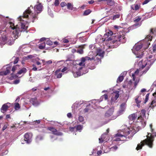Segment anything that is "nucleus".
I'll list each match as a JSON object with an SVG mask.
<instances>
[{"label":"nucleus","mask_w":156,"mask_h":156,"mask_svg":"<svg viewBox=\"0 0 156 156\" xmlns=\"http://www.w3.org/2000/svg\"><path fill=\"white\" fill-rule=\"evenodd\" d=\"M86 38L84 37H80L79 38V41L82 43L86 41Z\"/></svg>","instance_id":"c9c22d12"},{"label":"nucleus","mask_w":156,"mask_h":156,"mask_svg":"<svg viewBox=\"0 0 156 156\" xmlns=\"http://www.w3.org/2000/svg\"><path fill=\"white\" fill-rule=\"evenodd\" d=\"M13 40V37L10 36H8L4 34L0 37V44H7L9 45H11Z\"/></svg>","instance_id":"7ed1b4c3"},{"label":"nucleus","mask_w":156,"mask_h":156,"mask_svg":"<svg viewBox=\"0 0 156 156\" xmlns=\"http://www.w3.org/2000/svg\"><path fill=\"white\" fill-rule=\"evenodd\" d=\"M37 18V15L36 14H35L34 15H33L32 16V18L33 19V20L32 21V22H34V19H35V18Z\"/></svg>","instance_id":"bf43d9fd"},{"label":"nucleus","mask_w":156,"mask_h":156,"mask_svg":"<svg viewBox=\"0 0 156 156\" xmlns=\"http://www.w3.org/2000/svg\"><path fill=\"white\" fill-rule=\"evenodd\" d=\"M113 32L110 31L104 34V41H112L114 40V35L112 36Z\"/></svg>","instance_id":"6e6552de"},{"label":"nucleus","mask_w":156,"mask_h":156,"mask_svg":"<svg viewBox=\"0 0 156 156\" xmlns=\"http://www.w3.org/2000/svg\"><path fill=\"white\" fill-rule=\"evenodd\" d=\"M118 147L117 146H114L112 147L111 149L112 150L115 151L118 149Z\"/></svg>","instance_id":"052dcab7"},{"label":"nucleus","mask_w":156,"mask_h":156,"mask_svg":"<svg viewBox=\"0 0 156 156\" xmlns=\"http://www.w3.org/2000/svg\"><path fill=\"white\" fill-rule=\"evenodd\" d=\"M119 91L118 90H115L113 91V97L115 100H116L119 97Z\"/></svg>","instance_id":"412c9836"},{"label":"nucleus","mask_w":156,"mask_h":156,"mask_svg":"<svg viewBox=\"0 0 156 156\" xmlns=\"http://www.w3.org/2000/svg\"><path fill=\"white\" fill-rule=\"evenodd\" d=\"M137 117V113H135L129 115L128 118L130 120H134Z\"/></svg>","instance_id":"f3484780"},{"label":"nucleus","mask_w":156,"mask_h":156,"mask_svg":"<svg viewBox=\"0 0 156 156\" xmlns=\"http://www.w3.org/2000/svg\"><path fill=\"white\" fill-rule=\"evenodd\" d=\"M97 55L103 57L104 56V51L101 49H98L96 51Z\"/></svg>","instance_id":"dca6fc26"},{"label":"nucleus","mask_w":156,"mask_h":156,"mask_svg":"<svg viewBox=\"0 0 156 156\" xmlns=\"http://www.w3.org/2000/svg\"><path fill=\"white\" fill-rule=\"evenodd\" d=\"M150 126L152 133H148V135L146 136L147 139L144 140V141L147 144V146L149 147L152 148L154 138L156 136V133L154 132L152 124H151Z\"/></svg>","instance_id":"f03ea898"},{"label":"nucleus","mask_w":156,"mask_h":156,"mask_svg":"<svg viewBox=\"0 0 156 156\" xmlns=\"http://www.w3.org/2000/svg\"><path fill=\"white\" fill-rule=\"evenodd\" d=\"M10 68L7 67L6 68V70L3 72L0 73V75H6L10 73Z\"/></svg>","instance_id":"aec40b11"},{"label":"nucleus","mask_w":156,"mask_h":156,"mask_svg":"<svg viewBox=\"0 0 156 156\" xmlns=\"http://www.w3.org/2000/svg\"><path fill=\"white\" fill-rule=\"evenodd\" d=\"M149 66H147L145 69L142 72V75L145 74L150 69Z\"/></svg>","instance_id":"e433bc0d"},{"label":"nucleus","mask_w":156,"mask_h":156,"mask_svg":"<svg viewBox=\"0 0 156 156\" xmlns=\"http://www.w3.org/2000/svg\"><path fill=\"white\" fill-rule=\"evenodd\" d=\"M141 19V18L139 17H137L133 21L134 23H136L140 21Z\"/></svg>","instance_id":"c03bdc74"},{"label":"nucleus","mask_w":156,"mask_h":156,"mask_svg":"<svg viewBox=\"0 0 156 156\" xmlns=\"http://www.w3.org/2000/svg\"><path fill=\"white\" fill-rule=\"evenodd\" d=\"M45 43H43L41 45H40L39 46L38 48L41 49H43L45 47Z\"/></svg>","instance_id":"4c0bfd02"},{"label":"nucleus","mask_w":156,"mask_h":156,"mask_svg":"<svg viewBox=\"0 0 156 156\" xmlns=\"http://www.w3.org/2000/svg\"><path fill=\"white\" fill-rule=\"evenodd\" d=\"M152 50L153 52H155L156 51V44H154L153 45Z\"/></svg>","instance_id":"8fccbe9b"},{"label":"nucleus","mask_w":156,"mask_h":156,"mask_svg":"<svg viewBox=\"0 0 156 156\" xmlns=\"http://www.w3.org/2000/svg\"><path fill=\"white\" fill-rule=\"evenodd\" d=\"M126 38L123 34L122 35L120 34H117L116 35H114V40L111 41V43L113 44L117 43L118 42L120 43H124L126 42Z\"/></svg>","instance_id":"20e7f679"},{"label":"nucleus","mask_w":156,"mask_h":156,"mask_svg":"<svg viewBox=\"0 0 156 156\" xmlns=\"http://www.w3.org/2000/svg\"><path fill=\"white\" fill-rule=\"evenodd\" d=\"M51 132L53 135L57 136H61L63 135L62 133L58 132L55 127H48L47 128L46 127L43 128L42 129V131L43 133H46V129Z\"/></svg>","instance_id":"39448f33"},{"label":"nucleus","mask_w":156,"mask_h":156,"mask_svg":"<svg viewBox=\"0 0 156 156\" xmlns=\"http://www.w3.org/2000/svg\"><path fill=\"white\" fill-rule=\"evenodd\" d=\"M139 70L137 69L134 72V73L132 74V76L133 77V81L135 80V76L138 75L139 73Z\"/></svg>","instance_id":"cd10ccee"},{"label":"nucleus","mask_w":156,"mask_h":156,"mask_svg":"<svg viewBox=\"0 0 156 156\" xmlns=\"http://www.w3.org/2000/svg\"><path fill=\"white\" fill-rule=\"evenodd\" d=\"M134 81H135L134 82V87L135 88H136L139 83V80H135Z\"/></svg>","instance_id":"09e8293b"},{"label":"nucleus","mask_w":156,"mask_h":156,"mask_svg":"<svg viewBox=\"0 0 156 156\" xmlns=\"http://www.w3.org/2000/svg\"><path fill=\"white\" fill-rule=\"evenodd\" d=\"M140 7V5H138L137 4H135L132 5L131 8L133 10H137L139 9Z\"/></svg>","instance_id":"c85d7f7f"},{"label":"nucleus","mask_w":156,"mask_h":156,"mask_svg":"<svg viewBox=\"0 0 156 156\" xmlns=\"http://www.w3.org/2000/svg\"><path fill=\"white\" fill-rule=\"evenodd\" d=\"M46 44L48 45H52L53 42L51 40H48L46 41Z\"/></svg>","instance_id":"49530a36"},{"label":"nucleus","mask_w":156,"mask_h":156,"mask_svg":"<svg viewBox=\"0 0 156 156\" xmlns=\"http://www.w3.org/2000/svg\"><path fill=\"white\" fill-rule=\"evenodd\" d=\"M102 98L104 99L105 100L107 99L108 98V96L107 94H104L102 96Z\"/></svg>","instance_id":"5fc2aeb1"},{"label":"nucleus","mask_w":156,"mask_h":156,"mask_svg":"<svg viewBox=\"0 0 156 156\" xmlns=\"http://www.w3.org/2000/svg\"><path fill=\"white\" fill-rule=\"evenodd\" d=\"M109 132V129H108L107 130H106V132L105 133H104L101 136V139H99V140H100V139L101 140H102V141H104V135H106Z\"/></svg>","instance_id":"c756f323"},{"label":"nucleus","mask_w":156,"mask_h":156,"mask_svg":"<svg viewBox=\"0 0 156 156\" xmlns=\"http://www.w3.org/2000/svg\"><path fill=\"white\" fill-rule=\"evenodd\" d=\"M67 8L69 10H73L74 8L73 5L70 3H68L67 4Z\"/></svg>","instance_id":"7c9ffc66"},{"label":"nucleus","mask_w":156,"mask_h":156,"mask_svg":"<svg viewBox=\"0 0 156 156\" xmlns=\"http://www.w3.org/2000/svg\"><path fill=\"white\" fill-rule=\"evenodd\" d=\"M30 134L29 133H26L24 135V140L26 141L27 143H29L30 141Z\"/></svg>","instance_id":"a211bd4d"},{"label":"nucleus","mask_w":156,"mask_h":156,"mask_svg":"<svg viewBox=\"0 0 156 156\" xmlns=\"http://www.w3.org/2000/svg\"><path fill=\"white\" fill-rule=\"evenodd\" d=\"M91 12V11L90 9H87L85 10L83 14V16H87Z\"/></svg>","instance_id":"2f4dec72"},{"label":"nucleus","mask_w":156,"mask_h":156,"mask_svg":"<svg viewBox=\"0 0 156 156\" xmlns=\"http://www.w3.org/2000/svg\"><path fill=\"white\" fill-rule=\"evenodd\" d=\"M19 60V58L18 57L16 58L13 62V63L14 64H16L18 62Z\"/></svg>","instance_id":"6e6d98bb"},{"label":"nucleus","mask_w":156,"mask_h":156,"mask_svg":"<svg viewBox=\"0 0 156 156\" xmlns=\"http://www.w3.org/2000/svg\"><path fill=\"white\" fill-rule=\"evenodd\" d=\"M145 144L147 145L146 143L144 141V140L140 142V144H139L137 146V147L136 148V149L138 151L140 149H142V147L144 146Z\"/></svg>","instance_id":"2eb2a0df"},{"label":"nucleus","mask_w":156,"mask_h":156,"mask_svg":"<svg viewBox=\"0 0 156 156\" xmlns=\"http://www.w3.org/2000/svg\"><path fill=\"white\" fill-rule=\"evenodd\" d=\"M83 128V126H81L80 125H78L76 128V131H81V130Z\"/></svg>","instance_id":"58836bf2"},{"label":"nucleus","mask_w":156,"mask_h":156,"mask_svg":"<svg viewBox=\"0 0 156 156\" xmlns=\"http://www.w3.org/2000/svg\"><path fill=\"white\" fill-rule=\"evenodd\" d=\"M146 113V111L144 109H142L141 111V112L140 113V115H141L143 116H144L145 115Z\"/></svg>","instance_id":"a19ab883"},{"label":"nucleus","mask_w":156,"mask_h":156,"mask_svg":"<svg viewBox=\"0 0 156 156\" xmlns=\"http://www.w3.org/2000/svg\"><path fill=\"white\" fill-rule=\"evenodd\" d=\"M31 13L33 14L30 8L29 7L27 9L23 12V16H20L18 18L19 20L20 21H22L21 22V27L22 30H20V31L22 32V31H25L27 30L28 27V24L27 23L28 22H26V23L25 22L24 23V21L22 20V18H23L29 19V15H31Z\"/></svg>","instance_id":"f257e3e1"},{"label":"nucleus","mask_w":156,"mask_h":156,"mask_svg":"<svg viewBox=\"0 0 156 156\" xmlns=\"http://www.w3.org/2000/svg\"><path fill=\"white\" fill-rule=\"evenodd\" d=\"M114 112V108H110L105 113V116L106 117H108L111 116L113 114Z\"/></svg>","instance_id":"9d476101"},{"label":"nucleus","mask_w":156,"mask_h":156,"mask_svg":"<svg viewBox=\"0 0 156 156\" xmlns=\"http://www.w3.org/2000/svg\"><path fill=\"white\" fill-rule=\"evenodd\" d=\"M60 69H58L56 70L55 72V75L56 76L57 78H60L62 77V74L60 73Z\"/></svg>","instance_id":"4be33fe9"},{"label":"nucleus","mask_w":156,"mask_h":156,"mask_svg":"<svg viewBox=\"0 0 156 156\" xmlns=\"http://www.w3.org/2000/svg\"><path fill=\"white\" fill-rule=\"evenodd\" d=\"M78 120L80 122H83L84 120L83 117L82 116H80L78 118Z\"/></svg>","instance_id":"de8ad7c7"},{"label":"nucleus","mask_w":156,"mask_h":156,"mask_svg":"<svg viewBox=\"0 0 156 156\" xmlns=\"http://www.w3.org/2000/svg\"><path fill=\"white\" fill-rule=\"evenodd\" d=\"M8 123H6L5 124L2 128V131H4L5 129L7 128V126H8Z\"/></svg>","instance_id":"3c124183"},{"label":"nucleus","mask_w":156,"mask_h":156,"mask_svg":"<svg viewBox=\"0 0 156 156\" xmlns=\"http://www.w3.org/2000/svg\"><path fill=\"white\" fill-rule=\"evenodd\" d=\"M155 103V101L154 100H152L151 103L150 105L149 106V108L153 109L154 107L156 106V105H153V104Z\"/></svg>","instance_id":"f704fd0d"},{"label":"nucleus","mask_w":156,"mask_h":156,"mask_svg":"<svg viewBox=\"0 0 156 156\" xmlns=\"http://www.w3.org/2000/svg\"><path fill=\"white\" fill-rule=\"evenodd\" d=\"M19 67V65H16L15 66H14L12 67V70L13 72V73L11 74V75L12 77H13V76H12L13 74V73L17 69V67Z\"/></svg>","instance_id":"473e14b6"},{"label":"nucleus","mask_w":156,"mask_h":156,"mask_svg":"<svg viewBox=\"0 0 156 156\" xmlns=\"http://www.w3.org/2000/svg\"><path fill=\"white\" fill-rule=\"evenodd\" d=\"M114 27L115 29L117 30V31H118V30L122 28V27H121V26L117 25L114 26Z\"/></svg>","instance_id":"864d4df0"},{"label":"nucleus","mask_w":156,"mask_h":156,"mask_svg":"<svg viewBox=\"0 0 156 156\" xmlns=\"http://www.w3.org/2000/svg\"><path fill=\"white\" fill-rule=\"evenodd\" d=\"M137 122H139L141 124V127H144L146 125V123L144 121V119L141 115H140L138 118Z\"/></svg>","instance_id":"ddd939ff"},{"label":"nucleus","mask_w":156,"mask_h":156,"mask_svg":"<svg viewBox=\"0 0 156 156\" xmlns=\"http://www.w3.org/2000/svg\"><path fill=\"white\" fill-rule=\"evenodd\" d=\"M125 134L124 135H122V134L119 133L118 135L119 136L121 137H124L125 138H126V137L130 133V130L129 129H127L125 130Z\"/></svg>","instance_id":"4468645a"},{"label":"nucleus","mask_w":156,"mask_h":156,"mask_svg":"<svg viewBox=\"0 0 156 156\" xmlns=\"http://www.w3.org/2000/svg\"><path fill=\"white\" fill-rule=\"evenodd\" d=\"M20 104L18 103H15V108L16 110H17L20 109Z\"/></svg>","instance_id":"ea45409f"},{"label":"nucleus","mask_w":156,"mask_h":156,"mask_svg":"<svg viewBox=\"0 0 156 156\" xmlns=\"http://www.w3.org/2000/svg\"><path fill=\"white\" fill-rule=\"evenodd\" d=\"M8 105H10V103H7L6 104H3L1 108V110L2 112L4 113L7 111V109L9 108L10 106H9Z\"/></svg>","instance_id":"9b49d317"},{"label":"nucleus","mask_w":156,"mask_h":156,"mask_svg":"<svg viewBox=\"0 0 156 156\" xmlns=\"http://www.w3.org/2000/svg\"><path fill=\"white\" fill-rule=\"evenodd\" d=\"M67 5L66 3L65 2H62L60 4V5L62 7H63Z\"/></svg>","instance_id":"4d7b16f0"},{"label":"nucleus","mask_w":156,"mask_h":156,"mask_svg":"<svg viewBox=\"0 0 156 156\" xmlns=\"http://www.w3.org/2000/svg\"><path fill=\"white\" fill-rule=\"evenodd\" d=\"M67 116L69 118H70L72 117V114L71 113H69L67 114Z\"/></svg>","instance_id":"774afa93"},{"label":"nucleus","mask_w":156,"mask_h":156,"mask_svg":"<svg viewBox=\"0 0 156 156\" xmlns=\"http://www.w3.org/2000/svg\"><path fill=\"white\" fill-rule=\"evenodd\" d=\"M156 35V28H151L150 30V34L147 35L145 38L144 41H150L152 40L153 36Z\"/></svg>","instance_id":"423d86ee"},{"label":"nucleus","mask_w":156,"mask_h":156,"mask_svg":"<svg viewBox=\"0 0 156 156\" xmlns=\"http://www.w3.org/2000/svg\"><path fill=\"white\" fill-rule=\"evenodd\" d=\"M59 4V2L58 0H55L54 2V5L55 6H58Z\"/></svg>","instance_id":"603ef678"},{"label":"nucleus","mask_w":156,"mask_h":156,"mask_svg":"<svg viewBox=\"0 0 156 156\" xmlns=\"http://www.w3.org/2000/svg\"><path fill=\"white\" fill-rule=\"evenodd\" d=\"M78 47L81 48H82L78 49L77 50V52L80 54H83V48H84V45H79L78 46Z\"/></svg>","instance_id":"bb28decb"},{"label":"nucleus","mask_w":156,"mask_h":156,"mask_svg":"<svg viewBox=\"0 0 156 156\" xmlns=\"http://www.w3.org/2000/svg\"><path fill=\"white\" fill-rule=\"evenodd\" d=\"M97 55L94 57L93 56L91 58H90V59H89L90 61L93 60L94 62L96 61V62H101V59L98 58Z\"/></svg>","instance_id":"6ab92c4d"},{"label":"nucleus","mask_w":156,"mask_h":156,"mask_svg":"<svg viewBox=\"0 0 156 156\" xmlns=\"http://www.w3.org/2000/svg\"><path fill=\"white\" fill-rule=\"evenodd\" d=\"M150 94V93H149L146 94L145 97V100H144V103H146L148 101L149 99V96Z\"/></svg>","instance_id":"79ce46f5"},{"label":"nucleus","mask_w":156,"mask_h":156,"mask_svg":"<svg viewBox=\"0 0 156 156\" xmlns=\"http://www.w3.org/2000/svg\"><path fill=\"white\" fill-rule=\"evenodd\" d=\"M37 138L40 140H42L43 139V137L41 135H39L37 136Z\"/></svg>","instance_id":"0e129e2a"},{"label":"nucleus","mask_w":156,"mask_h":156,"mask_svg":"<svg viewBox=\"0 0 156 156\" xmlns=\"http://www.w3.org/2000/svg\"><path fill=\"white\" fill-rule=\"evenodd\" d=\"M135 101L136 102V103L137 104H139L141 102V101H140L138 100V98H136L135 99Z\"/></svg>","instance_id":"680f3d73"},{"label":"nucleus","mask_w":156,"mask_h":156,"mask_svg":"<svg viewBox=\"0 0 156 156\" xmlns=\"http://www.w3.org/2000/svg\"><path fill=\"white\" fill-rule=\"evenodd\" d=\"M9 24L10 25V27L13 30L16 29L17 31L18 30L19 28H17V25L16 26H15L14 24L12 22H10L9 23Z\"/></svg>","instance_id":"b1692460"},{"label":"nucleus","mask_w":156,"mask_h":156,"mask_svg":"<svg viewBox=\"0 0 156 156\" xmlns=\"http://www.w3.org/2000/svg\"><path fill=\"white\" fill-rule=\"evenodd\" d=\"M142 44H136L134 47V48L136 51H138L142 48Z\"/></svg>","instance_id":"5701e85b"},{"label":"nucleus","mask_w":156,"mask_h":156,"mask_svg":"<svg viewBox=\"0 0 156 156\" xmlns=\"http://www.w3.org/2000/svg\"><path fill=\"white\" fill-rule=\"evenodd\" d=\"M36 8L37 10L39 11V12H37V13H39L42 10V6L41 3H40L38 5H36Z\"/></svg>","instance_id":"a878e982"},{"label":"nucleus","mask_w":156,"mask_h":156,"mask_svg":"<svg viewBox=\"0 0 156 156\" xmlns=\"http://www.w3.org/2000/svg\"><path fill=\"white\" fill-rule=\"evenodd\" d=\"M102 152L101 150H100V151H98L97 152V154L98 155H99L101 154L102 153Z\"/></svg>","instance_id":"338daca9"},{"label":"nucleus","mask_w":156,"mask_h":156,"mask_svg":"<svg viewBox=\"0 0 156 156\" xmlns=\"http://www.w3.org/2000/svg\"><path fill=\"white\" fill-rule=\"evenodd\" d=\"M120 16L119 14H118L115 15H114L112 19L113 20H115L117 18H119Z\"/></svg>","instance_id":"37998d69"},{"label":"nucleus","mask_w":156,"mask_h":156,"mask_svg":"<svg viewBox=\"0 0 156 156\" xmlns=\"http://www.w3.org/2000/svg\"><path fill=\"white\" fill-rule=\"evenodd\" d=\"M119 133H118L116 135V137L115 138V139L114 140V141H122L123 140V139H122L121 138L122 137H121L120 136H118V134Z\"/></svg>","instance_id":"72a5a7b5"},{"label":"nucleus","mask_w":156,"mask_h":156,"mask_svg":"<svg viewBox=\"0 0 156 156\" xmlns=\"http://www.w3.org/2000/svg\"><path fill=\"white\" fill-rule=\"evenodd\" d=\"M67 69V68L66 67H65L64 68H63L61 70V72H64L65 71H66Z\"/></svg>","instance_id":"69168bd1"},{"label":"nucleus","mask_w":156,"mask_h":156,"mask_svg":"<svg viewBox=\"0 0 156 156\" xmlns=\"http://www.w3.org/2000/svg\"><path fill=\"white\" fill-rule=\"evenodd\" d=\"M123 79V77L122 76H119L117 79V81H119V82H121Z\"/></svg>","instance_id":"a18cd8bd"},{"label":"nucleus","mask_w":156,"mask_h":156,"mask_svg":"<svg viewBox=\"0 0 156 156\" xmlns=\"http://www.w3.org/2000/svg\"><path fill=\"white\" fill-rule=\"evenodd\" d=\"M75 127H70L69 128V129L70 131L71 132H73L74 131L75 129Z\"/></svg>","instance_id":"e2e57ef3"},{"label":"nucleus","mask_w":156,"mask_h":156,"mask_svg":"<svg viewBox=\"0 0 156 156\" xmlns=\"http://www.w3.org/2000/svg\"><path fill=\"white\" fill-rule=\"evenodd\" d=\"M156 58V55H150L148 57V58L150 59H152V58Z\"/></svg>","instance_id":"13d9d810"},{"label":"nucleus","mask_w":156,"mask_h":156,"mask_svg":"<svg viewBox=\"0 0 156 156\" xmlns=\"http://www.w3.org/2000/svg\"><path fill=\"white\" fill-rule=\"evenodd\" d=\"M30 102L35 106H37L40 104L36 98H31L30 100Z\"/></svg>","instance_id":"f8f14e48"},{"label":"nucleus","mask_w":156,"mask_h":156,"mask_svg":"<svg viewBox=\"0 0 156 156\" xmlns=\"http://www.w3.org/2000/svg\"><path fill=\"white\" fill-rule=\"evenodd\" d=\"M90 59V57L86 56L82 57L81 59V62L78 64L80 66H85V62L86 60H88Z\"/></svg>","instance_id":"1a4fd4ad"},{"label":"nucleus","mask_w":156,"mask_h":156,"mask_svg":"<svg viewBox=\"0 0 156 156\" xmlns=\"http://www.w3.org/2000/svg\"><path fill=\"white\" fill-rule=\"evenodd\" d=\"M27 71V69L25 68H23L20 70L17 73V74L19 75H20L22 74H24Z\"/></svg>","instance_id":"393cba45"},{"label":"nucleus","mask_w":156,"mask_h":156,"mask_svg":"<svg viewBox=\"0 0 156 156\" xmlns=\"http://www.w3.org/2000/svg\"><path fill=\"white\" fill-rule=\"evenodd\" d=\"M156 60V57L150 60L147 59L142 64L141 66V69H143L146 66H149L150 68Z\"/></svg>","instance_id":"0eeeda50"}]
</instances>
